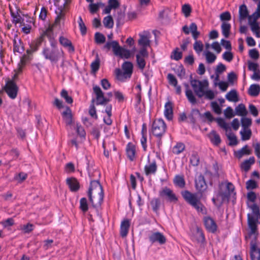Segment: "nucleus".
I'll list each match as a JSON object with an SVG mask.
<instances>
[{"label": "nucleus", "mask_w": 260, "mask_h": 260, "mask_svg": "<svg viewBox=\"0 0 260 260\" xmlns=\"http://www.w3.org/2000/svg\"><path fill=\"white\" fill-rule=\"evenodd\" d=\"M88 197L91 206L98 209L101 206L104 198V191L100 182L97 180L91 181L88 191Z\"/></svg>", "instance_id": "1"}, {"label": "nucleus", "mask_w": 260, "mask_h": 260, "mask_svg": "<svg viewBox=\"0 0 260 260\" xmlns=\"http://www.w3.org/2000/svg\"><path fill=\"white\" fill-rule=\"evenodd\" d=\"M93 90L96 98L95 99H92L91 101V104L89 110V114L92 117L96 119L98 116L96 115L94 102H96L97 105H106L110 101V99L104 96V94L100 87L95 86L93 87Z\"/></svg>", "instance_id": "2"}, {"label": "nucleus", "mask_w": 260, "mask_h": 260, "mask_svg": "<svg viewBox=\"0 0 260 260\" xmlns=\"http://www.w3.org/2000/svg\"><path fill=\"white\" fill-rule=\"evenodd\" d=\"M104 48L110 50L112 48L114 54L121 58H128L131 56V52L128 50L120 47L117 41L107 42Z\"/></svg>", "instance_id": "3"}, {"label": "nucleus", "mask_w": 260, "mask_h": 260, "mask_svg": "<svg viewBox=\"0 0 260 260\" xmlns=\"http://www.w3.org/2000/svg\"><path fill=\"white\" fill-rule=\"evenodd\" d=\"M235 187L232 183L228 182L225 185L221 183L220 185L219 196L221 197L222 202H228L230 197L234 194Z\"/></svg>", "instance_id": "4"}, {"label": "nucleus", "mask_w": 260, "mask_h": 260, "mask_svg": "<svg viewBox=\"0 0 260 260\" xmlns=\"http://www.w3.org/2000/svg\"><path fill=\"white\" fill-rule=\"evenodd\" d=\"M182 195L185 201L194 206L196 209L198 211L203 210L204 206L201 204L196 194L191 193L187 190H185L182 192Z\"/></svg>", "instance_id": "5"}, {"label": "nucleus", "mask_w": 260, "mask_h": 260, "mask_svg": "<svg viewBox=\"0 0 260 260\" xmlns=\"http://www.w3.org/2000/svg\"><path fill=\"white\" fill-rule=\"evenodd\" d=\"M190 85L195 93L199 98H201L204 96V90L208 86V82L207 80L201 81L196 79H191Z\"/></svg>", "instance_id": "6"}, {"label": "nucleus", "mask_w": 260, "mask_h": 260, "mask_svg": "<svg viewBox=\"0 0 260 260\" xmlns=\"http://www.w3.org/2000/svg\"><path fill=\"white\" fill-rule=\"evenodd\" d=\"M248 223L252 234L257 230V224L260 223V212H249L248 215Z\"/></svg>", "instance_id": "7"}, {"label": "nucleus", "mask_w": 260, "mask_h": 260, "mask_svg": "<svg viewBox=\"0 0 260 260\" xmlns=\"http://www.w3.org/2000/svg\"><path fill=\"white\" fill-rule=\"evenodd\" d=\"M166 129V125L162 120L159 119L153 122L152 132L154 136L161 137L165 133Z\"/></svg>", "instance_id": "8"}, {"label": "nucleus", "mask_w": 260, "mask_h": 260, "mask_svg": "<svg viewBox=\"0 0 260 260\" xmlns=\"http://www.w3.org/2000/svg\"><path fill=\"white\" fill-rule=\"evenodd\" d=\"M3 89L11 99H14L16 97L18 91V87L14 81H8Z\"/></svg>", "instance_id": "9"}, {"label": "nucleus", "mask_w": 260, "mask_h": 260, "mask_svg": "<svg viewBox=\"0 0 260 260\" xmlns=\"http://www.w3.org/2000/svg\"><path fill=\"white\" fill-rule=\"evenodd\" d=\"M260 17V14L255 13L248 16V22L251 26L252 31L254 32L257 37L260 38V27L256 22L257 19Z\"/></svg>", "instance_id": "10"}, {"label": "nucleus", "mask_w": 260, "mask_h": 260, "mask_svg": "<svg viewBox=\"0 0 260 260\" xmlns=\"http://www.w3.org/2000/svg\"><path fill=\"white\" fill-rule=\"evenodd\" d=\"M148 57V53L146 48H141L136 55L137 64L139 68L143 70L146 66L145 59Z\"/></svg>", "instance_id": "11"}, {"label": "nucleus", "mask_w": 260, "mask_h": 260, "mask_svg": "<svg viewBox=\"0 0 260 260\" xmlns=\"http://www.w3.org/2000/svg\"><path fill=\"white\" fill-rule=\"evenodd\" d=\"M203 224L206 230L209 233H215L217 230V225L215 220L210 216H205L203 219Z\"/></svg>", "instance_id": "12"}, {"label": "nucleus", "mask_w": 260, "mask_h": 260, "mask_svg": "<svg viewBox=\"0 0 260 260\" xmlns=\"http://www.w3.org/2000/svg\"><path fill=\"white\" fill-rule=\"evenodd\" d=\"M44 54L46 58L49 59L51 61H55L61 55L62 52H59L56 48L51 47L45 49Z\"/></svg>", "instance_id": "13"}, {"label": "nucleus", "mask_w": 260, "mask_h": 260, "mask_svg": "<svg viewBox=\"0 0 260 260\" xmlns=\"http://www.w3.org/2000/svg\"><path fill=\"white\" fill-rule=\"evenodd\" d=\"M149 241L152 243H158L162 245L166 242V238L164 235L159 232H151L148 236Z\"/></svg>", "instance_id": "14"}, {"label": "nucleus", "mask_w": 260, "mask_h": 260, "mask_svg": "<svg viewBox=\"0 0 260 260\" xmlns=\"http://www.w3.org/2000/svg\"><path fill=\"white\" fill-rule=\"evenodd\" d=\"M160 196L171 202H176L178 201V198L173 191L167 187L160 192Z\"/></svg>", "instance_id": "15"}, {"label": "nucleus", "mask_w": 260, "mask_h": 260, "mask_svg": "<svg viewBox=\"0 0 260 260\" xmlns=\"http://www.w3.org/2000/svg\"><path fill=\"white\" fill-rule=\"evenodd\" d=\"M247 204L249 208L252 211H259V205L255 203L256 199V194L254 192L251 191L247 194Z\"/></svg>", "instance_id": "16"}, {"label": "nucleus", "mask_w": 260, "mask_h": 260, "mask_svg": "<svg viewBox=\"0 0 260 260\" xmlns=\"http://www.w3.org/2000/svg\"><path fill=\"white\" fill-rule=\"evenodd\" d=\"M51 30L50 29H47L46 31L44 32L35 42H32L30 46V49L27 50V53L28 54H30L36 51L38 49V47L43 41L44 37L48 35V33Z\"/></svg>", "instance_id": "17"}, {"label": "nucleus", "mask_w": 260, "mask_h": 260, "mask_svg": "<svg viewBox=\"0 0 260 260\" xmlns=\"http://www.w3.org/2000/svg\"><path fill=\"white\" fill-rule=\"evenodd\" d=\"M131 225V220L124 219L121 222L120 228V235L122 238L126 237L127 235Z\"/></svg>", "instance_id": "18"}, {"label": "nucleus", "mask_w": 260, "mask_h": 260, "mask_svg": "<svg viewBox=\"0 0 260 260\" xmlns=\"http://www.w3.org/2000/svg\"><path fill=\"white\" fill-rule=\"evenodd\" d=\"M62 116L67 125H71L73 124V116L71 109L67 107L62 112Z\"/></svg>", "instance_id": "19"}, {"label": "nucleus", "mask_w": 260, "mask_h": 260, "mask_svg": "<svg viewBox=\"0 0 260 260\" xmlns=\"http://www.w3.org/2000/svg\"><path fill=\"white\" fill-rule=\"evenodd\" d=\"M66 181L72 191L75 192L79 189L80 184L76 178L74 177L68 178L67 179Z\"/></svg>", "instance_id": "20"}, {"label": "nucleus", "mask_w": 260, "mask_h": 260, "mask_svg": "<svg viewBox=\"0 0 260 260\" xmlns=\"http://www.w3.org/2000/svg\"><path fill=\"white\" fill-rule=\"evenodd\" d=\"M250 257L251 260H260V250L257 248L256 243L251 242Z\"/></svg>", "instance_id": "21"}, {"label": "nucleus", "mask_w": 260, "mask_h": 260, "mask_svg": "<svg viewBox=\"0 0 260 260\" xmlns=\"http://www.w3.org/2000/svg\"><path fill=\"white\" fill-rule=\"evenodd\" d=\"M196 186L197 189L201 192H203L206 189L207 184L203 176L200 175L196 180Z\"/></svg>", "instance_id": "22"}, {"label": "nucleus", "mask_w": 260, "mask_h": 260, "mask_svg": "<svg viewBox=\"0 0 260 260\" xmlns=\"http://www.w3.org/2000/svg\"><path fill=\"white\" fill-rule=\"evenodd\" d=\"M14 52H18L19 53H22L24 50V47L22 44L21 40L18 37L17 35H16L14 40Z\"/></svg>", "instance_id": "23"}, {"label": "nucleus", "mask_w": 260, "mask_h": 260, "mask_svg": "<svg viewBox=\"0 0 260 260\" xmlns=\"http://www.w3.org/2000/svg\"><path fill=\"white\" fill-rule=\"evenodd\" d=\"M60 43L64 47L68 48V50L71 52H74L75 51L74 47L73 46L71 41L67 38L63 37H60L59 38Z\"/></svg>", "instance_id": "24"}, {"label": "nucleus", "mask_w": 260, "mask_h": 260, "mask_svg": "<svg viewBox=\"0 0 260 260\" xmlns=\"http://www.w3.org/2000/svg\"><path fill=\"white\" fill-rule=\"evenodd\" d=\"M184 85L186 87L185 94L188 100L193 105L197 104V99L192 91L189 88V86L187 84H185Z\"/></svg>", "instance_id": "25"}, {"label": "nucleus", "mask_w": 260, "mask_h": 260, "mask_svg": "<svg viewBox=\"0 0 260 260\" xmlns=\"http://www.w3.org/2000/svg\"><path fill=\"white\" fill-rule=\"evenodd\" d=\"M195 237L198 242L204 243L205 241L203 231L198 226H196L195 228Z\"/></svg>", "instance_id": "26"}, {"label": "nucleus", "mask_w": 260, "mask_h": 260, "mask_svg": "<svg viewBox=\"0 0 260 260\" xmlns=\"http://www.w3.org/2000/svg\"><path fill=\"white\" fill-rule=\"evenodd\" d=\"M251 150L249 149L248 145H245L241 149L235 152V156L241 158L244 155H250L251 153Z\"/></svg>", "instance_id": "27"}, {"label": "nucleus", "mask_w": 260, "mask_h": 260, "mask_svg": "<svg viewBox=\"0 0 260 260\" xmlns=\"http://www.w3.org/2000/svg\"><path fill=\"white\" fill-rule=\"evenodd\" d=\"M254 162L255 159L254 157H251L248 159L245 160L241 164V168L247 172L250 169L251 165L253 164Z\"/></svg>", "instance_id": "28"}, {"label": "nucleus", "mask_w": 260, "mask_h": 260, "mask_svg": "<svg viewBox=\"0 0 260 260\" xmlns=\"http://www.w3.org/2000/svg\"><path fill=\"white\" fill-rule=\"evenodd\" d=\"M165 115L169 120H171L173 118V107L171 102H168L166 104Z\"/></svg>", "instance_id": "29"}, {"label": "nucleus", "mask_w": 260, "mask_h": 260, "mask_svg": "<svg viewBox=\"0 0 260 260\" xmlns=\"http://www.w3.org/2000/svg\"><path fill=\"white\" fill-rule=\"evenodd\" d=\"M208 137L211 141L215 145H218L221 142L219 135H218L215 131H212L209 134Z\"/></svg>", "instance_id": "30"}, {"label": "nucleus", "mask_w": 260, "mask_h": 260, "mask_svg": "<svg viewBox=\"0 0 260 260\" xmlns=\"http://www.w3.org/2000/svg\"><path fill=\"white\" fill-rule=\"evenodd\" d=\"M248 16V11L245 5L243 4L239 8V20L245 19Z\"/></svg>", "instance_id": "31"}, {"label": "nucleus", "mask_w": 260, "mask_h": 260, "mask_svg": "<svg viewBox=\"0 0 260 260\" xmlns=\"http://www.w3.org/2000/svg\"><path fill=\"white\" fill-rule=\"evenodd\" d=\"M140 39L138 41L139 44L142 47L141 48H146L150 46V41L147 36L140 35Z\"/></svg>", "instance_id": "32"}, {"label": "nucleus", "mask_w": 260, "mask_h": 260, "mask_svg": "<svg viewBox=\"0 0 260 260\" xmlns=\"http://www.w3.org/2000/svg\"><path fill=\"white\" fill-rule=\"evenodd\" d=\"M116 78L120 81H123L128 78H130L131 76L127 74L123 71H121L120 69H116L115 71Z\"/></svg>", "instance_id": "33"}, {"label": "nucleus", "mask_w": 260, "mask_h": 260, "mask_svg": "<svg viewBox=\"0 0 260 260\" xmlns=\"http://www.w3.org/2000/svg\"><path fill=\"white\" fill-rule=\"evenodd\" d=\"M127 155L131 160H133L136 153L135 147L134 145L129 143L126 148Z\"/></svg>", "instance_id": "34"}, {"label": "nucleus", "mask_w": 260, "mask_h": 260, "mask_svg": "<svg viewBox=\"0 0 260 260\" xmlns=\"http://www.w3.org/2000/svg\"><path fill=\"white\" fill-rule=\"evenodd\" d=\"M260 92V86L258 84L251 85L249 89L248 93L251 96H256L258 95Z\"/></svg>", "instance_id": "35"}, {"label": "nucleus", "mask_w": 260, "mask_h": 260, "mask_svg": "<svg viewBox=\"0 0 260 260\" xmlns=\"http://www.w3.org/2000/svg\"><path fill=\"white\" fill-rule=\"evenodd\" d=\"M122 70L131 76L133 73V64L129 61L124 62L122 66Z\"/></svg>", "instance_id": "36"}, {"label": "nucleus", "mask_w": 260, "mask_h": 260, "mask_svg": "<svg viewBox=\"0 0 260 260\" xmlns=\"http://www.w3.org/2000/svg\"><path fill=\"white\" fill-rule=\"evenodd\" d=\"M226 98L231 102H237L239 101L238 94L235 90H232L229 92L226 95Z\"/></svg>", "instance_id": "37"}, {"label": "nucleus", "mask_w": 260, "mask_h": 260, "mask_svg": "<svg viewBox=\"0 0 260 260\" xmlns=\"http://www.w3.org/2000/svg\"><path fill=\"white\" fill-rule=\"evenodd\" d=\"M236 114L239 116H244L247 114V111L246 110L245 105L243 104H239L236 108Z\"/></svg>", "instance_id": "38"}, {"label": "nucleus", "mask_w": 260, "mask_h": 260, "mask_svg": "<svg viewBox=\"0 0 260 260\" xmlns=\"http://www.w3.org/2000/svg\"><path fill=\"white\" fill-rule=\"evenodd\" d=\"M222 34L225 38H228L230 34L231 25L229 23L223 22L221 25Z\"/></svg>", "instance_id": "39"}, {"label": "nucleus", "mask_w": 260, "mask_h": 260, "mask_svg": "<svg viewBox=\"0 0 260 260\" xmlns=\"http://www.w3.org/2000/svg\"><path fill=\"white\" fill-rule=\"evenodd\" d=\"M157 168V166L156 165L155 162H153L151 164H150L148 166H146L145 167V172L147 175H148L150 174L154 173Z\"/></svg>", "instance_id": "40"}, {"label": "nucleus", "mask_w": 260, "mask_h": 260, "mask_svg": "<svg viewBox=\"0 0 260 260\" xmlns=\"http://www.w3.org/2000/svg\"><path fill=\"white\" fill-rule=\"evenodd\" d=\"M95 42L98 44H103L106 41V38L102 34L96 32L94 35Z\"/></svg>", "instance_id": "41"}, {"label": "nucleus", "mask_w": 260, "mask_h": 260, "mask_svg": "<svg viewBox=\"0 0 260 260\" xmlns=\"http://www.w3.org/2000/svg\"><path fill=\"white\" fill-rule=\"evenodd\" d=\"M174 183L180 188H184L185 182L183 176H176L174 180Z\"/></svg>", "instance_id": "42"}, {"label": "nucleus", "mask_w": 260, "mask_h": 260, "mask_svg": "<svg viewBox=\"0 0 260 260\" xmlns=\"http://www.w3.org/2000/svg\"><path fill=\"white\" fill-rule=\"evenodd\" d=\"M227 137L230 141L229 145L235 146L238 144V141L235 135L232 133L226 134Z\"/></svg>", "instance_id": "43"}, {"label": "nucleus", "mask_w": 260, "mask_h": 260, "mask_svg": "<svg viewBox=\"0 0 260 260\" xmlns=\"http://www.w3.org/2000/svg\"><path fill=\"white\" fill-rule=\"evenodd\" d=\"M104 26L107 28H112L113 26L114 22L113 18L111 16H108L106 17L103 21Z\"/></svg>", "instance_id": "44"}, {"label": "nucleus", "mask_w": 260, "mask_h": 260, "mask_svg": "<svg viewBox=\"0 0 260 260\" xmlns=\"http://www.w3.org/2000/svg\"><path fill=\"white\" fill-rule=\"evenodd\" d=\"M193 49L198 54H200L204 49V45L201 41H195Z\"/></svg>", "instance_id": "45"}, {"label": "nucleus", "mask_w": 260, "mask_h": 260, "mask_svg": "<svg viewBox=\"0 0 260 260\" xmlns=\"http://www.w3.org/2000/svg\"><path fill=\"white\" fill-rule=\"evenodd\" d=\"M179 48H176L172 52L171 55V59L179 60L182 57V53L179 51Z\"/></svg>", "instance_id": "46"}, {"label": "nucleus", "mask_w": 260, "mask_h": 260, "mask_svg": "<svg viewBox=\"0 0 260 260\" xmlns=\"http://www.w3.org/2000/svg\"><path fill=\"white\" fill-rule=\"evenodd\" d=\"M185 149V146L183 143H178L173 148V152L174 154H178L182 152Z\"/></svg>", "instance_id": "47"}, {"label": "nucleus", "mask_w": 260, "mask_h": 260, "mask_svg": "<svg viewBox=\"0 0 260 260\" xmlns=\"http://www.w3.org/2000/svg\"><path fill=\"white\" fill-rule=\"evenodd\" d=\"M182 12L184 14L185 17H188L190 15L191 12V8L189 4H184L182 6Z\"/></svg>", "instance_id": "48"}, {"label": "nucleus", "mask_w": 260, "mask_h": 260, "mask_svg": "<svg viewBox=\"0 0 260 260\" xmlns=\"http://www.w3.org/2000/svg\"><path fill=\"white\" fill-rule=\"evenodd\" d=\"M34 225L33 224L28 223L26 224H24L21 226V230L24 233H29L32 231H33L34 229Z\"/></svg>", "instance_id": "49"}, {"label": "nucleus", "mask_w": 260, "mask_h": 260, "mask_svg": "<svg viewBox=\"0 0 260 260\" xmlns=\"http://www.w3.org/2000/svg\"><path fill=\"white\" fill-rule=\"evenodd\" d=\"M240 134L242 136V140L243 141L249 140L251 136V131L250 129H244L243 131H241Z\"/></svg>", "instance_id": "50"}, {"label": "nucleus", "mask_w": 260, "mask_h": 260, "mask_svg": "<svg viewBox=\"0 0 260 260\" xmlns=\"http://www.w3.org/2000/svg\"><path fill=\"white\" fill-rule=\"evenodd\" d=\"M56 14H57V16L55 19L54 24H58L59 23L61 19H64L66 13H65L64 11L63 10V9L59 10V11L58 13L57 11H56Z\"/></svg>", "instance_id": "51"}, {"label": "nucleus", "mask_w": 260, "mask_h": 260, "mask_svg": "<svg viewBox=\"0 0 260 260\" xmlns=\"http://www.w3.org/2000/svg\"><path fill=\"white\" fill-rule=\"evenodd\" d=\"M28 59V56L27 55H23L21 58L20 62L18 64V71L21 73L22 68L25 66L27 60Z\"/></svg>", "instance_id": "52"}, {"label": "nucleus", "mask_w": 260, "mask_h": 260, "mask_svg": "<svg viewBox=\"0 0 260 260\" xmlns=\"http://www.w3.org/2000/svg\"><path fill=\"white\" fill-rule=\"evenodd\" d=\"M205 56L206 61L208 63H211L213 62L216 58V56L210 51H207L206 53Z\"/></svg>", "instance_id": "53"}, {"label": "nucleus", "mask_w": 260, "mask_h": 260, "mask_svg": "<svg viewBox=\"0 0 260 260\" xmlns=\"http://www.w3.org/2000/svg\"><path fill=\"white\" fill-rule=\"evenodd\" d=\"M103 5L102 3L93 4L91 3L89 6L90 12L92 14L96 13L99 9L100 6Z\"/></svg>", "instance_id": "54"}, {"label": "nucleus", "mask_w": 260, "mask_h": 260, "mask_svg": "<svg viewBox=\"0 0 260 260\" xmlns=\"http://www.w3.org/2000/svg\"><path fill=\"white\" fill-rule=\"evenodd\" d=\"M88 206L87 199L85 198H82L80 202V209L82 211H86L88 209Z\"/></svg>", "instance_id": "55"}, {"label": "nucleus", "mask_w": 260, "mask_h": 260, "mask_svg": "<svg viewBox=\"0 0 260 260\" xmlns=\"http://www.w3.org/2000/svg\"><path fill=\"white\" fill-rule=\"evenodd\" d=\"M60 94L61 96L65 99L67 103L69 104H72L73 103V99L68 95V91L66 90H62Z\"/></svg>", "instance_id": "56"}, {"label": "nucleus", "mask_w": 260, "mask_h": 260, "mask_svg": "<svg viewBox=\"0 0 260 260\" xmlns=\"http://www.w3.org/2000/svg\"><path fill=\"white\" fill-rule=\"evenodd\" d=\"M246 184V188L247 189H253L256 188L257 187L256 182L253 180H248L247 181Z\"/></svg>", "instance_id": "57"}, {"label": "nucleus", "mask_w": 260, "mask_h": 260, "mask_svg": "<svg viewBox=\"0 0 260 260\" xmlns=\"http://www.w3.org/2000/svg\"><path fill=\"white\" fill-rule=\"evenodd\" d=\"M79 24L80 26V29L82 35H84L86 33L87 28L83 21V20L81 17H79Z\"/></svg>", "instance_id": "58"}, {"label": "nucleus", "mask_w": 260, "mask_h": 260, "mask_svg": "<svg viewBox=\"0 0 260 260\" xmlns=\"http://www.w3.org/2000/svg\"><path fill=\"white\" fill-rule=\"evenodd\" d=\"M242 125L244 129L247 128L251 124V119L248 118H243L241 120Z\"/></svg>", "instance_id": "59"}, {"label": "nucleus", "mask_w": 260, "mask_h": 260, "mask_svg": "<svg viewBox=\"0 0 260 260\" xmlns=\"http://www.w3.org/2000/svg\"><path fill=\"white\" fill-rule=\"evenodd\" d=\"M168 79L170 84L173 85L174 86H176L178 82L176 78L173 75L169 74L168 75Z\"/></svg>", "instance_id": "60"}, {"label": "nucleus", "mask_w": 260, "mask_h": 260, "mask_svg": "<svg viewBox=\"0 0 260 260\" xmlns=\"http://www.w3.org/2000/svg\"><path fill=\"white\" fill-rule=\"evenodd\" d=\"M216 121L219 124V125L224 129L225 131H228L229 126L228 124L224 121V120L222 118H218L216 119Z\"/></svg>", "instance_id": "61"}, {"label": "nucleus", "mask_w": 260, "mask_h": 260, "mask_svg": "<svg viewBox=\"0 0 260 260\" xmlns=\"http://www.w3.org/2000/svg\"><path fill=\"white\" fill-rule=\"evenodd\" d=\"M100 67V59L97 58L91 64V70L93 72H96Z\"/></svg>", "instance_id": "62"}, {"label": "nucleus", "mask_w": 260, "mask_h": 260, "mask_svg": "<svg viewBox=\"0 0 260 260\" xmlns=\"http://www.w3.org/2000/svg\"><path fill=\"white\" fill-rule=\"evenodd\" d=\"M249 55L251 58L254 59H258L259 56L258 51L255 49L250 50Z\"/></svg>", "instance_id": "63"}, {"label": "nucleus", "mask_w": 260, "mask_h": 260, "mask_svg": "<svg viewBox=\"0 0 260 260\" xmlns=\"http://www.w3.org/2000/svg\"><path fill=\"white\" fill-rule=\"evenodd\" d=\"M226 70V67L223 64L220 63L216 67L215 70L216 74H220Z\"/></svg>", "instance_id": "64"}]
</instances>
